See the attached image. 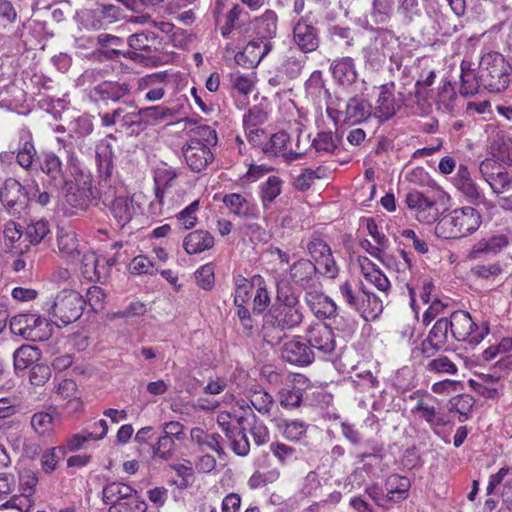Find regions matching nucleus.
Instances as JSON below:
<instances>
[{
	"label": "nucleus",
	"mask_w": 512,
	"mask_h": 512,
	"mask_svg": "<svg viewBox=\"0 0 512 512\" xmlns=\"http://www.w3.org/2000/svg\"><path fill=\"white\" fill-rule=\"evenodd\" d=\"M113 147L108 141H101L96 147V163L100 176V197L102 203L109 209L116 225L125 227L133 218L135 208L133 200L127 195H117L110 185L114 164Z\"/></svg>",
	"instance_id": "obj_1"
},
{
	"label": "nucleus",
	"mask_w": 512,
	"mask_h": 512,
	"mask_svg": "<svg viewBox=\"0 0 512 512\" xmlns=\"http://www.w3.org/2000/svg\"><path fill=\"white\" fill-rule=\"evenodd\" d=\"M102 71L100 69H87L80 76L83 83L92 84L88 90V98L95 105L108 106L110 104H122L126 107L136 108V102L131 99L133 91V80H100Z\"/></svg>",
	"instance_id": "obj_2"
},
{
	"label": "nucleus",
	"mask_w": 512,
	"mask_h": 512,
	"mask_svg": "<svg viewBox=\"0 0 512 512\" xmlns=\"http://www.w3.org/2000/svg\"><path fill=\"white\" fill-rule=\"evenodd\" d=\"M481 222V215L475 208L461 207L442 216L435 226V233L440 238L459 239L474 233Z\"/></svg>",
	"instance_id": "obj_3"
},
{
	"label": "nucleus",
	"mask_w": 512,
	"mask_h": 512,
	"mask_svg": "<svg viewBox=\"0 0 512 512\" xmlns=\"http://www.w3.org/2000/svg\"><path fill=\"white\" fill-rule=\"evenodd\" d=\"M512 67L505 57L496 51L485 53L479 62L478 81L490 93H501L510 84Z\"/></svg>",
	"instance_id": "obj_4"
},
{
	"label": "nucleus",
	"mask_w": 512,
	"mask_h": 512,
	"mask_svg": "<svg viewBox=\"0 0 512 512\" xmlns=\"http://www.w3.org/2000/svg\"><path fill=\"white\" fill-rule=\"evenodd\" d=\"M339 293L345 304L366 321L376 319L383 311V300L360 281H345L339 286Z\"/></svg>",
	"instance_id": "obj_5"
},
{
	"label": "nucleus",
	"mask_w": 512,
	"mask_h": 512,
	"mask_svg": "<svg viewBox=\"0 0 512 512\" xmlns=\"http://www.w3.org/2000/svg\"><path fill=\"white\" fill-rule=\"evenodd\" d=\"M85 306L86 300L79 292L64 289L45 302L43 309L55 320V324L68 325L81 317Z\"/></svg>",
	"instance_id": "obj_6"
},
{
	"label": "nucleus",
	"mask_w": 512,
	"mask_h": 512,
	"mask_svg": "<svg viewBox=\"0 0 512 512\" xmlns=\"http://www.w3.org/2000/svg\"><path fill=\"white\" fill-rule=\"evenodd\" d=\"M302 306H278L272 305L263 316L262 334L266 342L273 344L281 340V335L272 336L274 330L283 332L298 327L304 319Z\"/></svg>",
	"instance_id": "obj_7"
},
{
	"label": "nucleus",
	"mask_w": 512,
	"mask_h": 512,
	"mask_svg": "<svg viewBox=\"0 0 512 512\" xmlns=\"http://www.w3.org/2000/svg\"><path fill=\"white\" fill-rule=\"evenodd\" d=\"M449 320L450 332L457 341H466L469 344L478 345L489 333L486 322L477 326L470 314L463 310L451 313Z\"/></svg>",
	"instance_id": "obj_8"
},
{
	"label": "nucleus",
	"mask_w": 512,
	"mask_h": 512,
	"mask_svg": "<svg viewBox=\"0 0 512 512\" xmlns=\"http://www.w3.org/2000/svg\"><path fill=\"white\" fill-rule=\"evenodd\" d=\"M127 45L129 49L127 51H134L142 60H132L133 62L156 66L159 60L156 54L161 49V39L158 34L150 30H143L131 34L127 38Z\"/></svg>",
	"instance_id": "obj_9"
},
{
	"label": "nucleus",
	"mask_w": 512,
	"mask_h": 512,
	"mask_svg": "<svg viewBox=\"0 0 512 512\" xmlns=\"http://www.w3.org/2000/svg\"><path fill=\"white\" fill-rule=\"evenodd\" d=\"M0 201L10 215L20 217L26 212L30 198L19 181L8 178L0 189Z\"/></svg>",
	"instance_id": "obj_10"
},
{
	"label": "nucleus",
	"mask_w": 512,
	"mask_h": 512,
	"mask_svg": "<svg viewBox=\"0 0 512 512\" xmlns=\"http://www.w3.org/2000/svg\"><path fill=\"white\" fill-rule=\"evenodd\" d=\"M320 31L312 21L306 17H300L292 28V43L304 54L316 51L320 46Z\"/></svg>",
	"instance_id": "obj_11"
},
{
	"label": "nucleus",
	"mask_w": 512,
	"mask_h": 512,
	"mask_svg": "<svg viewBox=\"0 0 512 512\" xmlns=\"http://www.w3.org/2000/svg\"><path fill=\"white\" fill-rule=\"evenodd\" d=\"M305 338L309 347L320 357L330 355L335 350V334L333 329L324 322L312 323L306 330Z\"/></svg>",
	"instance_id": "obj_12"
},
{
	"label": "nucleus",
	"mask_w": 512,
	"mask_h": 512,
	"mask_svg": "<svg viewBox=\"0 0 512 512\" xmlns=\"http://www.w3.org/2000/svg\"><path fill=\"white\" fill-rule=\"evenodd\" d=\"M125 105H119L112 111L99 113L101 125L105 128L112 127L117 123L120 124L121 128L130 133L139 134L142 132L141 121L137 115V107L133 108V111H127Z\"/></svg>",
	"instance_id": "obj_13"
},
{
	"label": "nucleus",
	"mask_w": 512,
	"mask_h": 512,
	"mask_svg": "<svg viewBox=\"0 0 512 512\" xmlns=\"http://www.w3.org/2000/svg\"><path fill=\"white\" fill-rule=\"evenodd\" d=\"M405 202L419 222L430 224L438 218L436 202L418 190L406 194Z\"/></svg>",
	"instance_id": "obj_14"
},
{
	"label": "nucleus",
	"mask_w": 512,
	"mask_h": 512,
	"mask_svg": "<svg viewBox=\"0 0 512 512\" xmlns=\"http://www.w3.org/2000/svg\"><path fill=\"white\" fill-rule=\"evenodd\" d=\"M479 171L494 193L510 192L512 177L497 161L483 160L480 163Z\"/></svg>",
	"instance_id": "obj_15"
},
{
	"label": "nucleus",
	"mask_w": 512,
	"mask_h": 512,
	"mask_svg": "<svg viewBox=\"0 0 512 512\" xmlns=\"http://www.w3.org/2000/svg\"><path fill=\"white\" fill-rule=\"evenodd\" d=\"M40 169L47 176L49 184L56 190L64 188L68 183L67 169L59 156L54 152H44L39 157Z\"/></svg>",
	"instance_id": "obj_16"
},
{
	"label": "nucleus",
	"mask_w": 512,
	"mask_h": 512,
	"mask_svg": "<svg viewBox=\"0 0 512 512\" xmlns=\"http://www.w3.org/2000/svg\"><path fill=\"white\" fill-rule=\"evenodd\" d=\"M316 357V353L309 347L308 343L295 337L284 343L281 348V358L290 364L304 367L310 365Z\"/></svg>",
	"instance_id": "obj_17"
},
{
	"label": "nucleus",
	"mask_w": 512,
	"mask_h": 512,
	"mask_svg": "<svg viewBox=\"0 0 512 512\" xmlns=\"http://www.w3.org/2000/svg\"><path fill=\"white\" fill-rule=\"evenodd\" d=\"M167 72H156L147 74L136 79V92H144V100L146 102H156L164 98L166 94L165 87L168 83Z\"/></svg>",
	"instance_id": "obj_18"
},
{
	"label": "nucleus",
	"mask_w": 512,
	"mask_h": 512,
	"mask_svg": "<svg viewBox=\"0 0 512 512\" xmlns=\"http://www.w3.org/2000/svg\"><path fill=\"white\" fill-rule=\"evenodd\" d=\"M182 153L187 166L196 173L204 171L215 158L212 149L196 141H187Z\"/></svg>",
	"instance_id": "obj_19"
},
{
	"label": "nucleus",
	"mask_w": 512,
	"mask_h": 512,
	"mask_svg": "<svg viewBox=\"0 0 512 512\" xmlns=\"http://www.w3.org/2000/svg\"><path fill=\"white\" fill-rule=\"evenodd\" d=\"M290 279L302 289H314L319 284L318 269L315 263L301 258L290 266Z\"/></svg>",
	"instance_id": "obj_20"
},
{
	"label": "nucleus",
	"mask_w": 512,
	"mask_h": 512,
	"mask_svg": "<svg viewBox=\"0 0 512 512\" xmlns=\"http://www.w3.org/2000/svg\"><path fill=\"white\" fill-rule=\"evenodd\" d=\"M274 48V44L262 43V40L254 38L250 40L243 49L235 55L238 65L252 69L266 57Z\"/></svg>",
	"instance_id": "obj_21"
},
{
	"label": "nucleus",
	"mask_w": 512,
	"mask_h": 512,
	"mask_svg": "<svg viewBox=\"0 0 512 512\" xmlns=\"http://www.w3.org/2000/svg\"><path fill=\"white\" fill-rule=\"evenodd\" d=\"M262 151L270 156L282 155L290 161L301 157L300 151L292 150V138L285 131L273 134L269 141L263 145Z\"/></svg>",
	"instance_id": "obj_22"
},
{
	"label": "nucleus",
	"mask_w": 512,
	"mask_h": 512,
	"mask_svg": "<svg viewBox=\"0 0 512 512\" xmlns=\"http://www.w3.org/2000/svg\"><path fill=\"white\" fill-rule=\"evenodd\" d=\"M255 38L262 43L274 44L273 39L277 34L278 16L275 11L267 9L263 14L251 21Z\"/></svg>",
	"instance_id": "obj_23"
},
{
	"label": "nucleus",
	"mask_w": 512,
	"mask_h": 512,
	"mask_svg": "<svg viewBox=\"0 0 512 512\" xmlns=\"http://www.w3.org/2000/svg\"><path fill=\"white\" fill-rule=\"evenodd\" d=\"M395 84L393 82L384 84L380 88V93L374 108V116L380 122L391 119L400 108L394 97Z\"/></svg>",
	"instance_id": "obj_24"
},
{
	"label": "nucleus",
	"mask_w": 512,
	"mask_h": 512,
	"mask_svg": "<svg viewBox=\"0 0 512 512\" xmlns=\"http://www.w3.org/2000/svg\"><path fill=\"white\" fill-rule=\"evenodd\" d=\"M177 178V173L171 168H158L154 173L155 183V201L149 205L150 212L152 214H160V206L163 203V198L166 189L173 186L174 181Z\"/></svg>",
	"instance_id": "obj_25"
},
{
	"label": "nucleus",
	"mask_w": 512,
	"mask_h": 512,
	"mask_svg": "<svg viewBox=\"0 0 512 512\" xmlns=\"http://www.w3.org/2000/svg\"><path fill=\"white\" fill-rule=\"evenodd\" d=\"M454 184L456 188L467 198L468 202L478 204L483 201L484 195L471 178V174L466 165H459L454 179Z\"/></svg>",
	"instance_id": "obj_26"
},
{
	"label": "nucleus",
	"mask_w": 512,
	"mask_h": 512,
	"mask_svg": "<svg viewBox=\"0 0 512 512\" xmlns=\"http://www.w3.org/2000/svg\"><path fill=\"white\" fill-rule=\"evenodd\" d=\"M372 107L368 101L359 97H351L345 103L342 122L355 125L364 122L369 118Z\"/></svg>",
	"instance_id": "obj_27"
},
{
	"label": "nucleus",
	"mask_w": 512,
	"mask_h": 512,
	"mask_svg": "<svg viewBox=\"0 0 512 512\" xmlns=\"http://www.w3.org/2000/svg\"><path fill=\"white\" fill-rule=\"evenodd\" d=\"M330 70L333 79L342 87H350L357 80V72L354 60L343 57L332 62Z\"/></svg>",
	"instance_id": "obj_28"
},
{
	"label": "nucleus",
	"mask_w": 512,
	"mask_h": 512,
	"mask_svg": "<svg viewBox=\"0 0 512 512\" xmlns=\"http://www.w3.org/2000/svg\"><path fill=\"white\" fill-rule=\"evenodd\" d=\"M191 441L195 443L199 450L204 452L206 450H212L219 457L225 455L224 448L222 446V436L218 433H208L200 427H194L190 431Z\"/></svg>",
	"instance_id": "obj_29"
},
{
	"label": "nucleus",
	"mask_w": 512,
	"mask_h": 512,
	"mask_svg": "<svg viewBox=\"0 0 512 512\" xmlns=\"http://www.w3.org/2000/svg\"><path fill=\"white\" fill-rule=\"evenodd\" d=\"M35 321H38L37 314H18L10 320V330L13 334L21 336L29 341H37L41 334L34 331Z\"/></svg>",
	"instance_id": "obj_30"
},
{
	"label": "nucleus",
	"mask_w": 512,
	"mask_h": 512,
	"mask_svg": "<svg viewBox=\"0 0 512 512\" xmlns=\"http://www.w3.org/2000/svg\"><path fill=\"white\" fill-rule=\"evenodd\" d=\"M509 240L506 235H495L489 239L478 241L470 250L468 258L471 260L480 259L484 256L495 255L508 246Z\"/></svg>",
	"instance_id": "obj_31"
},
{
	"label": "nucleus",
	"mask_w": 512,
	"mask_h": 512,
	"mask_svg": "<svg viewBox=\"0 0 512 512\" xmlns=\"http://www.w3.org/2000/svg\"><path fill=\"white\" fill-rule=\"evenodd\" d=\"M223 203L235 215L246 219H257L259 211L243 195L238 193L226 194Z\"/></svg>",
	"instance_id": "obj_32"
},
{
	"label": "nucleus",
	"mask_w": 512,
	"mask_h": 512,
	"mask_svg": "<svg viewBox=\"0 0 512 512\" xmlns=\"http://www.w3.org/2000/svg\"><path fill=\"white\" fill-rule=\"evenodd\" d=\"M214 246V237L205 230H195L187 234L183 240V248L187 254H200Z\"/></svg>",
	"instance_id": "obj_33"
},
{
	"label": "nucleus",
	"mask_w": 512,
	"mask_h": 512,
	"mask_svg": "<svg viewBox=\"0 0 512 512\" xmlns=\"http://www.w3.org/2000/svg\"><path fill=\"white\" fill-rule=\"evenodd\" d=\"M308 427L309 425L300 419H281L277 424L282 437L292 443L306 439Z\"/></svg>",
	"instance_id": "obj_34"
},
{
	"label": "nucleus",
	"mask_w": 512,
	"mask_h": 512,
	"mask_svg": "<svg viewBox=\"0 0 512 512\" xmlns=\"http://www.w3.org/2000/svg\"><path fill=\"white\" fill-rule=\"evenodd\" d=\"M305 301L319 319L331 317L336 312L335 303L323 293L309 291L306 293Z\"/></svg>",
	"instance_id": "obj_35"
},
{
	"label": "nucleus",
	"mask_w": 512,
	"mask_h": 512,
	"mask_svg": "<svg viewBox=\"0 0 512 512\" xmlns=\"http://www.w3.org/2000/svg\"><path fill=\"white\" fill-rule=\"evenodd\" d=\"M137 115L141 121L142 131H144L148 126L156 125L173 117L174 111L166 106L155 105L137 109Z\"/></svg>",
	"instance_id": "obj_36"
},
{
	"label": "nucleus",
	"mask_w": 512,
	"mask_h": 512,
	"mask_svg": "<svg viewBox=\"0 0 512 512\" xmlns=\"http://www.w3.org/2000/svg\"><path fill=\"white\" fill-rule=\"evenodd\" d=\"M41 358L39 348L31 345H22L13 353V365L16 373L22 372L34 365Z\"/></svg>",
	"instance_id": "obj_37"
},
{
	"label": "nucleus",
	"mask_w": 512,
	"mask_h": 512,
	"mask_svg": "<svg viewBox=\"0 0 512 512\" xmlns=\"http://www.w3.org/2000/svg\"><path fill=\"white\" fill-rule=\"evenodd\" d=\"M385 486L390 503H396L407 497L411 484L408 477L392 474L387 478Z\"/></svg>",
	"instance_id": "obj_38"
},
{
	"label": "nucleus",
	"mask_w": 512,
	"mask_h": 512,
	"mask_svg": "<svg viewBox=\"0 0 512 512\" xmlns=\"http://www.w3.org/2000/svg\"><path fill=\"white\" fill-rule=\"evenodd\" d=\"M243 14L247 13L240 5L235 4L226 14L223 15L224 24L220 26V32L224 38H229L233 30H238L239 33L247 31L245 24L241 20Z\"/></svg>",
	"instance_id": "obj_39"
},
{
	"label": "nucleus",
	"mask_w": 512,
	"mask_h": 512,
	"mask_svg": "<svg viewBox=\"0 0 512 512\" xmlns=\"http://www.w3.org/2000/svg\"><path fill=\"white\" fill-rule=\"evenodd\" d=\"M94 129L92 116L83 114L74 118L68 123L67 131L68 136L76 142L82 141L85 137L89 136Z\"/></svg>",
	"instance_id": "obj_40"
},
{
	"label": "nucleus",
	"mask_w": 512,
	"mask_h": 512,
	"mask_svg": "<svg viewBox=\"0 0 512 512\" xmlns=\"http://www.w3.org/2000/svg\"><path fill=\"white\" fill-rule=\"evenodd\" d=\"M282 180L278 176H269L268 179L259 185V193L265 210L270 208L273 201L280 195Z\"/></svg>",
	"instance_id": "obj_41"
},
{
	"label": "nucleus",
	"mask_w": 512,
	"mask_h": 512,
	"mask_svg": "<svg viewBox=\"0 0 512 512\" xmlns=\"http://www.w3.org/2000/svg\"><path fill=\"white\" fill-rule=\"evenodd\" d=\"M176 440L161 434L155 444L149 447L148 452L153 459L169 461L174 457L176 451Z\"/></svg>",
	"instance_id": "obj_42"
},
{
	"label": "nucleus",
	"mask_w": 512,
	"mask_h": 512,
	"mask_svg": "<svg viewBox=\"0 0 512 512\" xmlns=\"http://www.w3.org/2000/svg\"><path fill=\"white\" fill-rule=\"evenodd\" d=\"M367 265L361 264V271L364 278L374 285L379 291L387 293L391 287L390 281L382 273V271L375 267L367 258H365Z\"/></svg>",
	"instance_id": "obj_43"
},
{
	"label": "nucleus",
	"mask_w": 512,
	"mask_h": 512,
	"mask_svg": "<svg viewBox=\"0 0 512 512\" xmlns=\"http://www.w3.org/2000/svg\"><path fill=\"white\" fill-rule=\"evenodd\" d=\"M133 488L127 484L120 482H112L107 484L102 491L103 501L110 506H114L127 498Z\"/></svg>",
	"instance_id": "obj_44"
},
{
	"label": "nucleus",
	"mask_w": 512,
	"mask_h": 512,
	"mask_svg": "<svg viewBox=\"0 0 512 512\" xmlns=\"http://www.w3.org/2000/svg\"><path fill=\"white\" fill-rule=\"evenodd\" d=\"M243 418L238 419V424L241 426ZM230 441L232 451L241 457L247 456L250 452V442L244 427H237L233 432L228 433L227 437Z\"/></svg>",
	"instance_id": "obj_45"
},
{
	"label": "nucleus",
	"mask_w": 512,
	"mask_h": 512,
	"mask_svg": "<svg viewBox=\"0 0 512 512\" xmlns=\"http://www.w3.org/2000/svg\"><path fill=\"white\" fill-rule=\"evenodd\" d=\"M251 405L263 416H272L275 400L272 395L263 389L251 391L249 397Z\"/></svg>",
	"instance_id": "obj_46"
},
{
	"label": "nucleus",
	"mask_w": 512,
	"mask_h": 512,
	"mask_svg": "<svg viewBox=\"0 0 512 512\" xmlns=\"http://www.w3.org/2000/svg\"><path fill=\"white\" fill-rule=\"evenodd\" d=\"M461 87L460 93L464 96H471L478 93L482 84L478 81V73L475 75L470 69V64L463 61L461 63Z\"/></svg>",
	"instance_id": "obj_47"
},
{
	"label": "nucleus",
	"mask_w": 512,
	"mask_h": 512,
	"mask_svg": "<svg viewBox=\"0 0 512 512\" xmlns=\"http://www.w3.org/2000/svg\"><path fill=\"white\" fill-rule=\"evenodd\" d=\"M57 242L60 252L66 257L73 260L81 254L75 232L61 230Z\"/></svg>",
	"instance_id": "obj_48"
},
{
	"label": "nucleus",
	"mask_w": 512,
	"mask_h": 512,
	"mask_svg": "<svg viewBox=\"0 0 512 512\" xmlns=\"http://www.w3.org/2000/svg\"><path fill=\"white\" fill-rule=\"evenodd\" d=\"M147 505L140 498L136 490H132L127 498L114 506H110L109 512H145Z\"/></svg>",
	"instance_id": "obj_49"
},
{
	"label": "nucleus",
	"mask_w": 512,
	"mask_h": 512,
	"mask_svg": "<svg viewBox=\"0 0 512 512\" xmlns=\"http://www.w3.org/2000/svg\"><path fill=\"white\" fill-rule=\"evenodd\" d=\"M56 417L46 411L36 412L31 417V426L33 430L40 436H48L54 430V422Z\"/></svg>",
	"instance_id": "obj_50"
},
{
	"label": "nucleus",
	"mask_w": 512,
	"mask_h": 512,
	"mask_svg": "<svg viewBox=\"0 0 512 512\" xmlns=\"http://www.w3.org/2000/svg\"><path fill=\"white\" fill-rule=\"evenodd\" d=\"M411 412L419 414L432 428L447 424L445 419L436 412L435 407L427 405L423 400H419Z\"/></svg>",
	"instance_id": "obj_51"
},
{
	"label": "nucleus",
	"mask_w": 512,
	"mask_h": 512,
	"mask_svg": "<svg viewBox=\"0 0 512 512\" xmlns=\"http://www.w3.org/2000/svg\"><path fill=\"white\" fill-rule=\"evenodd\" d=\"M192 135L188 141H196L212 149L218 142L217 132L209 125H199L191 130Z\"/></svg>",
	"instance_id": "obj_52"
},
{
	"label": "nucleus",
	"mask_w": 512,
	"mask_h": 512,
	"mask_svg": "<svg viewBox=\"0 0 512 512\" xmlns=\"http://www.w3.org/2000/svg\"><path fill=\"white\" fill-rule=\"evenodd\" d=\"M79 23L84 29L90 31H99L107 28V23L103 20L97 8L82 11L79 14Z\"/></svg>",
	"instance_id": "obj_53"
},
{
	"label": "nucleus",
	"mask_w": 512,
	"mask_h": 512,
	"mask_svg": "<svg viewBox=\"0 0 512 512\" xmlns=\"http://www.w3.org/2000/svg\"><path fill=\"white\" fill-rule=\"evenodd\" d=\"M199 200L193 201L190 205L176 214V225L183 230L192 229L197 223L196 213L199 210Z\"/></svg>",
	"instance_id": "obj_54"
},
{
	"label": "nucleus",
	"mask_w": 512,
	"mask_h": 512,
	"mask_svg": "<svg viewBox=\"0 0 512 512\" xmlns=\"http://www.w3.org/2000/svg\"><path fill=\"white\" fill-rule=\"evenodd\" d=\"M276 303L278 306H301L298 295L287 281L277 283Z\"/></svg>",
	"instance_id": "obj_55"
},
{
	"label": "nucleus",
	"mask_w": 512,
	"mask_h": 512,
	"mask_svg": "<svg viewBox=\"0 0 512 512\" xmlns=\"http://www.w3.org/2000/svg\"><path fill=\"white\" fill-rule=\"evenodd\" d=\"M81 273L89 281H99L101 278L98 270V257L94 252L83 253L81 258Z\"/></svg>",
	"instance_id": "obj_56"
},
{
	"label": "nucleus",
	"mask_w": 512,
	"mask_h": 512,
	"mask_svg": "<svg viewBox=\"0 0 512 512\" xmlns=\"http://www.w3.org/2000/svg\"><path fill=\"white\" fill-rule=\"evenodd\" d=\"M50 232L49 223L39 220L30 223L25 230L26 239L33 245L39 244Z\"/></svg>",
	"instance_id": "obj_57"
},
{
	"label": "nucleus",
	"mask_w": 512,
	"mask_h": 512,
	"mask_svg": "<svg viewBox=\"0 0 512 512\" xmlns=\"http://www.w3.org/2000/svg\"><path fill=\"white\" fill-rule=\"evenodd\" d=\"M279 403L285 409H295L300 407L303 401V391L301 388H283L279 391Z\"/></svg>",
	"instance_id": "obj_58"
},
{
	"label": "nucleus",
	"mask_w": 512,
	"mask_h": 512,
	"mask_svg": "<svg viewBox=\"0 0 512 512\" xmlns=\"http://www.w3.org/2000/svg\"><path fill=\"white\" fill-rule=\"evenodd\" d=\"M66 451L64 447L57 446L46 450L41 457V466L45 473H52L58 462L65 456Z\"/></svg>",
	"instance_id": "obj_59"
},
{
	"label": "nucleus",
	"mask_w": 512,
	"mask_h": 512,
	"mask_svg": "<svg viewBox=\"0 0 512 512\" xmlns=\"http://www.w3.org/2000/svg\"><path fill=\"white\" fill-rule=\"evenodd\" d=\"M311 145L318 153L334 154L338 149V145L331 131L319 132Z\"/></svg>",
	"instance_id": "obj_60"
},
{
	"label": "nucleus",
	"mask_w": 512,
	"mask_h": 512,
	"mask_svg": "<svg viewBox=\"0 0 512 512\" xmlns=\"http://www.w3.org/2000/svg\"><path fill=\"white\" fill-rule=\"evenodd\" d=\"M426 370L432 373H446L455 375L458 371L457 366L447 356H439L432 359L426 365Z\"/></svg>",
	"instance_id": "obj_61"
},
{
	"label": "nucleus",
	"mask_w": 512,
	"mask_h": 512,
	"mask_svg": "<svg viewBox=\"0 0 512 512\" xmlns=\"http://www.w3.org/2000/svg\"><path fill=\"white\" fill-rule=\"evenodd\" d=\"M19 483L24 491L25 502L30 503V498L35 492V487L38 483V477L36 472L30 469H24L19 474Z\"/></svg>",
	"instance_id": "obj_62"
},
{
	"label": "nucleus",
	"mask_w": 512,
	"mask_h": 512,
	"mask_svg": "<svg viewBox=\"0 0 512 512\" xmlns=\"http://www.w3.org/2000/svg\"><path fill=\"white\" fill-rule=\"evenodd\" d=\"M249 433L257 446L266 444L270 438L267 426L255 414H253L252 422L249 423Z\"/></svg>",
	"instance_id": "obj_63"
},
{
	"label": "nucleus",
	"mask_w": 512,
	"mask_h": 512,
	"mask_svg": "<svg viewBox=\"0 0 512 512\" xmlns=\"http://www.w3.org/2000/svg\"><path fill=\"white\" fill-rule=\"evenodd\" d=\"M474 405L473 398L468 394H462L451 400V408L460 414L459 421L464 422L468 419Z\"/></svg>",
	"instance_id": "obj_64"
}]
</instances>
